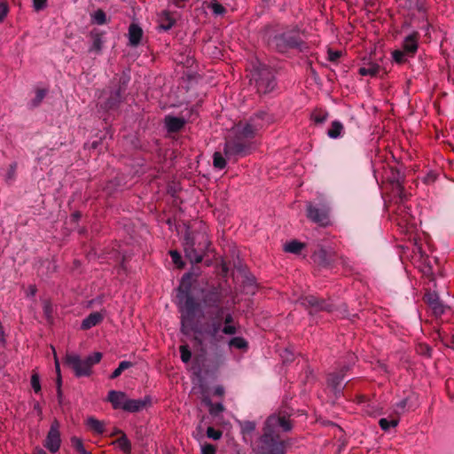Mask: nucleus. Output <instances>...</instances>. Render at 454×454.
<instances>
[{
  "label": "nucleus",
  "instance_id": "nucleus-1",
  "mask_svg": "<svg viewBox=\"0 0 454 454\" xmlns=\"http://www.w3.org/2000/svg\"><path fill=\"white\" fill-rule=\"evenodd\" d=\"M273 121V116L262 110L235 124L224 143L223 155L220 152L214 153V167L223 169L226 167V160L235 161L250 154L255 148L254 138Z\"/></svg>",
  "mask_w": 454,
  "mask_h": 454
},
{
  "label": "nucleus",
  "instance_id": "nucleus-47",
  "mask_svg": "<svg viewBox=\"0 0 454 454\" xmlns=\"http://www.w3.org/2000/svg\"><path fill=\"white\" fill-rule=\"evenodd\" d=\"M9 12L7 2L0 0V22H3Z\"/></svg>",
  "mask_w": 454,
  "mask_h": 454
},
{
  "label": "nucleus",
  "instance_id": "nucleus-8",
  "mask_svg": "<svg viewBox=\"0 0 454 454\" xmlns=\"http://www.w3.org/2000/svg\"><path fill=\"white\" fill-rule=\"evenodd\" d=\"M355 363V356L353 354L348 355V363L343 365L340 370L331 372L327 376V387L333 391L335 397H339L346 386L344 384L345 373L348 372L351 365Z\"/></svg>",
  "mask_w": 454,
  "mask_h": 454
},
{
  "label": "nucleus",
  "instance_id": "nucleus-26",
  "mask_svg": "<svg viewBox=\"0 0 454 454\" xmlns=\"http://www.w3.org/2000/svg\"><path fill=\"white\" fill-rule=\"evenodd\" d=\"M112 444L116 445L125 454H130L132 451L131 442L128 439L126 434H122V435L114 441Z\"/></svg>",
  "mask_w": 454,
  "mask_h": 454
},
{
  "label": "nucleus",
  "instance_id": "nucleus-21",
  "mask_svg": "<svg viewBox=\"0 0 454 454\" xmlns=\"http://www.w3.org/2000/svg\"><path fill=\"white\" fill-rule=\"evenodd\" d=\"M158 29L160 31H168L176 24V19L173 18L169 11L164 10L158 14Z\"/></svg>",
  "mask_w": 454,
  "mask_h": 454
},
{
  "label": "nucleus",
  "instance_id": "nucleus-10",
  "mask_svg": "<svg viewBox=\"0 0 454 454\" xmlns=\"http://www.w3.org/2000/svg\"><path fill=\"white\" fill-rule=\"evenodd\" d=\"M271 43L279 52H285L289 49L300 48L302 41L297 32L287 31L274 36Z\"/></svg>",
  "mask_w": 454,
  "mask_h": 454
},
{
  "label": "nucleus",
  "instance_id": "nucleus-62",
  "mask_svg": "<svg viewBox=\"0 0 454 454\" xmlns=\"http://www.w3.org/2000/svg\"><path fill=\"white\" fill-rule=\"evenodd\" d=\"M365 412L369 414L370 416H374L376 414V411L373 408H371L370 404H368L367 409L365 410Z\"/></svg>",
  "mask_w": 454,
  "mask_h": 454
},
{
  "label": "nucleus",
  "instance_id": "nucleus-43",
  "mask_svg": "<svg viewBox=\"0 0 454 454\" xmlns=\"http://www.w3.org/2000/svg\"><path fill=\"white\" fill-rule=\"evenodd\" d=\"M31 387L35 393L38 394L41 392L40 378L37 373H33L31 376Z\"/></svg>",
  "mask_w": 454,
  "mask_h": 454
},
{
  "label": "nucleus",
  "instance_id": "nucleus-49",
  "mask_svg": "<svg viewBox=\"0 0 454 454\" xmlns=\"http://www.w3.org/2000/svg\"><path fill=\"white\" fill-rule=\"evenodd\" d=\"M416 9L420 14L421 19H427V7L424 2L418 1L416 4Z\"/></svg>",
  "mask_w": 454,
  "mask_h": 454
},
{
  "label": "nucleus",
  "instance_id": "nucleus-60",
  "mask_svg": "<svg viewBox=\"0 0 454 454\" xmlns=\"http://www.w3.org/2000/svg\"><path fill=\"white\" fill-rule=\"evenodd\" d=\"M122 434H125L122 430L119 428H114V431L111 433L110 436H114L120 434V436L122 435Z\"/></svg>",
  "mask_w": 454,
  "mask_h": 454
},
{
  "label": "nucleus",
  "instance_id": "nucleus-41",
  "mask_svg": "<svg viewBox=\"0 0 454 454\" xmlns=\"http://www.w3.org/2000/svg\"><path fill=\"white\" fill-rule=\"evenodd\" d=\"M55 367H56V372H57V391H58V396L59 398L61 397L62 392H61V374H60V367L58 359H55Z\"/></svg>",
  "mask_w": 454,
  "mask_h": 454
},
{
  "label": "nucleus",
  "instance_id": "nucleus-4",
  "mask_svg": "<svg viewBox=\"0 0 454 454\" xmlns=\"http://www.w3.org/2000/svg\"><path fill=\"white\" fill-rule=\"evenodd\" d=\"M397 192L399 203L395 210V221L402 232L409 234L411 236L410 239L412 237L414 241V250L421 253V247L418 244L416 237L412 236L417 231V222L411 213V208L404 204V201L406 200V194L404 193L403 187L398 184Z\"/></svg>",
  "mask_w": 454,
  "mask_h": 454
},
{
  "label": "nucleus",
  "instance_id": "nucleus-7",
  "mask_svg": "<svg viewBox=\"0 0 454 454\" xmlns=\"http://www.w3.org/2000/svg\"><path fill=\"white\" fill-rule=\"evenodd\" d=\"M102 356L101 352H94L84 359H82L77 354H67L66 363L72 367L77 378L88 377L92 373V367L101 361Z\"/></svg>",
  "mask_w": 454,
  "mask_h": 454
},
{
  "label": "nucleus",
  "instance_id": "nucleus-35",
  "mask_svg": "<svg viewBox=\"0 0 454 454\" xmlns=\"http://www.w3.org/2000/svg\"><path fill=\"white\" fill-rule=\"evenodd\" d=\"M393 60L396 64H403L407 61L408 58L407 54L403 50H395L391 53Z\"/></svg>",
  "mask_w": 454,
  "mask_h": 454
},
{
  "label": "nucleus",
  "instance_id": "nucleus-58",
  "mask_svg": "<svg viewBox=\"0 0 454 454\" xmlns=\"http://www.w3.org/2000/svg\"><path fill=\"white\" fill-rule=\"evenodd\" d=\"M202 403H203L207 407H208V409H209V408L213 405V403H214L208 396H204V397H203V399H202Z\"/></svg>",
  "mask_w": 454,
  "mask_h": 454
},
{
  "label": "nucleus",
  "instance_id": "nucleus-19",
  "mask_svg": "<svg viewBox=\"0 0 454 454\" xmlns=\"http://www.w3.org/2000/svg\"><path fill=\"white\" fill-rule=\"evenodd\" d=\"M128 395L125 392L110 390L106 400L112 404L114 410H122L125 411V405L128 401Z\"/></svg>",
  "mask_w": 454,
  "mask_h": 454
},
{
  "label": "nucleus",
  "instance_id": "nucleus-55",
  "mask_svg": "<svg viewBox=\"0 0 454 454\" xmlns=\"http://www.w3.org/2000/svg\"><path fill=\"white\" fill-rule=\"evenodd\" d=\"M16 165L12 164L7 173V179H12L15 174Z\"/></svg>",
  "mask_w": 454,
  "mask_h": 454
},
{
  "label": "nucleus",
  "instance_id": "nucleus-16",
  "mask_svg": "<svg viewBox=\"0 0 454 454\" xmlns=\"http://www.w3.org/2000/svg\"><path fill=\"white\" fill-rule=\"evenodd\" d=\"M381 70L380 65L372 57H365L362 59V65L358 68V74L362 76L375 77Z\"/></svg>",
  "mask_w": 454,
  "mask_h": 454
},
{
  "label": "nucleus",
  "instance_id": "nucleus-50",
  "mask_svg": "<svg viewBox=\"0 0 454 454\" xmlns=\"http://www.w3.org/2000/svg\"><path fill=\"white\" fill-rule=\"evenodd\" d=\"M47 5V0H33V8L39 12L44 9Z\"/></svg>",
  "mask_w": 454,
  "mask_h": 454
},
{
  "label": "nucleus",
  "instance_id": "nucleus-22",
  "mask_svg": "<svg viewBox=\"0 0 454 454\" xmlns=\"http://www.w3.org/2000/svg\"><path fill=\"white\" fill-rule=\"evenodd\" d=\"M84 424L89 431L96 434H102L106 429L105 423L93 416L88 417Z\"/></svg>",
  "mask_w": 454,
  "mask_h": 454
},
{
  "label": "nucleus",
  "instance_id": "nucleus-29",
  "mask_svg": "<svg viewBox=\"0 0 454 454\" xmlns=\"http://www.w3.org/2000/svg\"><path fill=\"white\" fill-rule=\"evenodd\" d=\"M92 36V43L89 49V51L91 53L98 54L103 46V39L99 34H91Z\"/></svg>",
  "mask_w": 454,
  "mask_h": 454
},
{
  "label": "nucleus",
  "instance_id": "nucleus-14",
  "mask_svg": "<svg viewBox=\"0 0 454 454\" xmlns=\"http://www.w3.org/2000/svg\"><path fill=\"white\" fill-rule=\"evenodd\" d=\"M299 301L301 303L302 306L306 308H310L315 312L319 310L332 311L333 309V304L325 301L320 300L313 295L301 297V299H299Z\"/></svg>",
  "mask_w": 454,
  "mask_h": 454
},
{
  "label": "nucleus",
  "instance_id": "nucleus-56",
  "mask_svg": "<svg viewBox=\"0 0 454 454\" xmlns=\"http://www.w3.org/2000/svg\"><path fill=\"white\" fill-rule=\"evenodd\" d=\"M224 394V388L222 386H217L214 388V395L222 396Z\"/></svg>",
  "mask_w": 454,
  "mask_h": 454
},
{
  "label": "nucleus",
  "instance_id": "nucleus-33",
  "mask_svg": "<svg viewBox=\"0 0 454 454\" xmlns=\"http://www.w3.org/2000/svg\"><path fill=\"white\" fill-rule=\"evenodd\" d=\"M91 20L97 25H104L107 21L106 14L103 10L98 9L91 15Z\"/></svg>",
  "mask_w": 454,
  "mask_h": 454
},
{
  "label": "nucleus",
  "instance_id": "nucleus-38",
  "mask_svg": "<svg viewBox=\"0 0 454 454\" xmlns=\"http://www.w3.org/2000/svg\"><path fill=\"white\" fill-rule=\"evenodd\" d=\"M181 354V360L183 363L187 364L192 358V352L188 345H181L179 348Z\"/></svg>",
  "mask_w": 454,
  "mask_h": 454
},
{
  "label": "nucleus",
  "instance_id": "nucleus-45",
  "mask_svg": "<svg viewBox=\"0 0 454 454\" xmlns=\"http://www.w3.org/2000/svg\"><path fill=\"white\" fill-rule=\"evenodd\" d=\"M407 399L406 398H403L400 401H398L395 404V412L397 414V415H400L402 413L404 412L405 411V408L407 406Z\"/></svg>",
  "mask_w": 454,
  "mask_h": 454
},
{
  "label": "nucleus",
  "instance_id": "nucleus-64",
  "mask_svg": "<svg viewBox=\"0 0 454 454\" xmlns=\"http://www.w3.org/2000/svg\"><path fill=\"white\" fill-rule=\"evenodd\" d=\"M34 454H46V452L42 448L36 447Z\"/></svg>",
  "mask_w": 454,
  "mask_h": 454
},
{
  "label": "nucleus",
  "instance_id": "nucleus-44",
  "mask_svg": "<svg viewBox=\"0 0 454 454\" xmlns=\"http://www.w3.org/2000/svg\"><path fill=\"white\" fill-rule=\"evenodd\" d=\"M224 410V407L222 403H213V405L208 409L209 413L216 417L220 415Z\"/></svg>",
  "mask_w": 454,
  "mask_h": 454
},
{
  "label": "nucleus",
  "instance_id": "nucleus-48",
  "mask_svg": "<svg viewBox=\"0 0 454 454\" xmlns=\"http://www.w3.org/2000/svg\"><path fill=\"white\" fill-rule=\"evenodd\" d=\"M201 454H216V448L211 443H205L201 446Z\"/></svg>",
  "mask_w": 454,
  "mask_h": 454
},
{
  "label": "nucleus",
  "instance_id": "nucleus-20",
  "mask_svg": "<svg viewBox=\"0 0 454 454\" xmlns=\"http://www.w3.org/2000/svg\"><path fill=\"white\" fill-rule=\"evenodd\" d=\"M151 404V397L146 395L142 399H129L125 405V411L128 412H137L145 409L146 406Z\"/></svg>",
  "mask_w": 454,
  "mask_h": 454
},
{
  "label": "nucleus",
  "instance_id": "nucleus-25",
  "mask_svg": "<svg viewBox=\"0 0 454 454\" xmlns=\"http://www.w3.org/2000/svg\"><path fill=\"white\" fill-rule=\"evenodd\" d=\"M143 30L137 24H131L129 27V42L133 47L137 46L142 39Z\"/></svg>",
  "mask_w": 454,
  "mask_h": 454
},
{
  "label": "nucleus",
  "instance_id": "nucleus-28",
  "mask_svg": "<svg viewBox=\"0 0 454 454\" xmlns=\"http://www.w3.org/2000/svg\"><path fill=\"white\" fill-rule=\"evenodd\" d=\"M343 132V125L339 121H334L332 122L330 129L327 131V135L329 137L336 139L342 136Z\"/></svg>",
  "mask_w": 454,
  "mask_h": 454
},
{
  "label": "nucleus",
  "instance_id": "nucleus-12",
  "mask_svg": "<svg viewBox=\"0 0 454 454\" xmlns=\"http://www.w3.org/2000/svg\"><path fill=\"white\" fill-rule=\"evenodd\" d=\"M201 302L205 308L215 309L216 311H219V309H223V307L220 306L222 302V293L219 288L212 287L203 290Z\"/></svg>",
  "mask_w": 454,
  "mask_h": 454
},
{
  "label": "nucleus",
  "instance_id": "nucleus-61",
  "mask_svg": "<svg viewBox=\"0 0 454 454\" xmlns=\"http://www.w3.org/2000/svg\"><path fill=\"white\" fill-rule=\"evenodd\" d=\"M356 402L359 404H363L366 403V397L364 395H357L356 396Z\"/></svg>",
  "mask_w": 454,
  "mask_h": 454
},
{
  "label": "nucleus",
  "instance_id": "nucleus-5",
  "mask_svg": "<svg viewBox=\"0 0 454 454\" xmlns=\"http://www.w3.org/2000/svg\"><path fill=\"white\" fill-rule=\"evenodd\" d=\"M210 246L207 236L203 232L185 231L183 247L186 258L192 263H199L203 260L206 251Z\"/></svg>",
  "mask_w": 454,
  "mask_h": 454
},
{
  "label": "nucleus",
  "instance_id": "nucleus-24",
  "mask_svg": "<svg viewBox=\"0 0 454 454\" xmlns=\"http://www.w3.org/2000/svg\"><path fill=\"white\" fill-rule=\"evenodd\" d=\"M185 124L183 118L168 115L165 117V126L168 132H177Z\"/></svg>",
  "mask_w": 454,
  "mask_h": 454
},
{
  "label": "nucleus",
  "instance_id": "nucleus-31",
  "mask_svg": "<svg viewBox=\"0 0 454 454\" xmlns=\"http://www.w3.org/2000/svg\"><path fill=\"white\" fill-rule=\"evenodd\" d=\"M70 441H71V444H72L73 448L79 454H91L90 451L85 450L83 442L81 438H79L77 436H72Z\"/></svg>",
  "mask_w": 454,
  "mask_h": 454
},
{
  "label": "nucleus",
  "instance_id": "nucleus-6",
  "mask_svg": "<svg viewBox=\"0 0 454 454\" xmlns=\"http://www.w3.org/2000/svg\"><path fill=\"white\" fill-rule=\"evenodd\" d=\"M233 316L231 313L224 314V309H219L213 317L211 322L206 324L203 327V333L214 340H218L220 332L226 335H234L238 329L233 325Z\"/></svg>",
  "mask_w": 454,
  "mask_h": 454
},
{
  "label": "nucleus",
  "instance_id": "nucleus-34",
  "mask_svg": "<svg viewBox=\"0 0 454 454\" xmlns=\"http://www.w3.org/2000/svg\"><path fill=\"white\" fill-rule=\"evenodd\" d=\"M131 366H132V363L131 362L121 361L119 364V366L110 375V379L111 380H114V379L118 378L122 373L123 371L130 368Z\"/></svg>",
  "mask_w": 454,
  "mask_h": 454
},
{
  "label": "nucleus",
  "instance_id": "nucleus-40",
  "mask_svg": "<svg viewBox=\"0 0 454 454\" xmlns=\"http://www.w3.org/2000/svg\"><path fill=\"white\" fill-rule=\"evenodd\" d=\"M256 425L254 421H244L241 424V431L244 434H250L255 430Z\"/></svg>",
  "mask_w": 454,
  "mask_h": 454
},
{
  "label": "nucleus",
  "instance_id": "nucleus-42",
  "mask_svg": "<svg viewBox=\"0 0 454 454\" xmlns=\"http://www.w3.org/2000/svg\"><path fill=\"white\" fill-rule=\"evenodd\" d=\"M170 257L174 262L178 268H182L184 266L182 256L179 252L176 250H171L169 252Z\"/></svg>",
  "mask_w": 454,
  "mask_h": 454
},
{
  "label": "nucleus",
  "instance_id": "nucleus-13",
  "mask_svg": "<svg viewBox=\"0 0 454 454\" xmlns=\"http://www.w3.org/2000/svg\"><path fill=\"white\" fill-rule=\"evenodd\" d=\"M59 426L57 421L51 425L50 430L44 441V447L51 453L59 451L61 445Z\"/></svg>",
  "mask_w": 454,
  "mask_h": 454
},
{
  "label": "nucleus",
  "instance_id": "nucleus-37",
  "mask_svg": "<svg viewBox=\"0 0 454 454\" xmlns=\"http://www.w3.org/2000/svg\"><path fill=\"white\" fill-rule=\"evenodd\" d=\"M47 90L44 89H37L35 90V96L31 101V106L35 107L40 105L44 97L46 96Z\"/></svg>",
  "mask_w": 454,
  "mask_h": 454
},
{
  "label": "nucleus",
  "instance_id": "nucleus-46",
  "mask_svg": "<svg viewBox=\"0 0 454 454\" xmlns=\"http://www.w3.org/2000/svg\"><path fill=\"white\" fill-rule=\"evenodd\" d=\"M222 432L220 430H215L212 427H208L207 429V436L213 440H219L222 437Z\"/></svg>",
  "mask_w": 454,
  "mask_h": 454
},
{
  "label": "nucleus",
  "instance_id": "nucleus-57",
  "mask_svg": "<svg viewBox=\"0 0 454 454\" xmlns=\"http://www.w3.org/2000/svg\"><path fill=\"white\" fill-rule=\"evenodd\" d=\"M185 0H169V2L175 5L176 8H182L184 7L183 2Z\"/></svg>",
  "mask_w": 454,
  "mask_h": 454
},
{
  "label": "nucleus",
  "instance_id": "nucleus-9",
  "mask_svg": "<svg viewBox=\"0 0 454 454\" xmlns=\"http://www.w3.org/2000/svg\"><path fill=\"white\" fill-rule=\"evenodd\" d=\"M253 79L259 93H270L277 85L273 71L266 67L258 68L253 74Z\"/></svg>",
  "mask_w": 454,
  "mask_h": 454
},
{
  "label": "nucleus",
  "instance_id": "nucleus-54",
  "mask_svg": "<svg viewBox=\"0 0 454 454\" xmlns=\"http://www.w3.org/2000/svg\"><path fill=\"white\" fill-rule=\"evenodd\" d=\"M36 291H37V289H36L35 286L30 285L27 290V295L33 297L35 295Z\"/></svg>",
  "mask_w": 454,
  "mask_h": 454
},
{
  "label": "nucleus",
  "instance_id": "nucleus-2",
  "mask_svg": "<svg viewBox=\"0 0 454 454\" xmlns=\"http://www.w3.org/2000/svg\"><path fill=\"white\" fill-rule=\"evenodd\" d=\"M293 425L289 419L280 414H271L264 423L262 434L257 442V454H286L289 442L280 433L289 432Z\"/></svg>",
  "mask_w": 454,
  "mask_h": 454
},
{
  "label": "nucleus",
  "instance_id": "nucleus-18",
  "mask_svg": "<svg viewBox=\"0 0 454 454\" xmlns=\"http://www.w3.org/2000/svg\"><path fill=\"white\" fill-rule=\"evenodd\" d=\"M121 90L120 87L116 88L115 90L110 91V94L106 101L100 104V108L106 112L116 110L121 102Z\"/></svg>",
  "mask_w": 454,
  "mask_h": 454
},
{
  "label": "nucleus",
  "instance_id": "nucleus-39",
  "mask_svg": "<svg viewBox=\"0 0 454 454\" xmlns=\"http://www.w3.org/2000/svg\"><path fill=\"white\" fill-rule=\"evenodd\" d=\"M208 7L215 16L223 15L226 12L225 7L217 2L211 3Z\"/></svg>",
  "mask_w": 454,
  "mask_h": 454
},
{
  "label": "nucleus",
  "instance_id": "nucleus-11",
  "mask_svg": "<svg viewBox=\"0 0 454 454\" xmlns=\"http://www.w3.org/2000/svg\"><path fill=\"white\" fill-rule=\"evenodd\" d=\"M330 207L326 203L320 205H314L311 202L307 204V216L312 222L321 225L326 226L330 223Z\"/></svg>",
  "mask_w": 454,
  "mask_h": 454
},
{
  "label": "nucleus",
  "instance_id": "nucleus-36",
  "mask_svg": "<svg viewBox=\"0 0 454 454\" xmlns=\"http://www.w3.org/2000/svg\"><path fill=\"white\" fill-rule=\"evenodd\" d=\"M399 420L396 419H387L382 418L380 419L379 424L382 430L387 431L391 427H395L398 425Z\"/></svg>",
  "mask_w": 454,
  "mask_h": 454
},
{
  "label": "nucleus",
  "instance_id": "nucleus-23",
  "mask_svg": "<svg viewBox=\"0 0 454 454\" xmlns=\"http://www.w3.org/2000/svg\"><path fill=\"white\" fill-rule=\"evenodd\" d=\"M104 319L103 314L100 312H92L88 317H86L82 324H81V329L82 330H89L96 325H98L99 323H101Z\"/></svg>",
  "mask_w": 454,
  "mask_h": 454
},
{
  "label": "nucleus",
  "instance_id": "nucleus-27",
  "mask_svg": "<svg viewBox=\"0 0 454 454\" xmlns=\"http://www.w3.org/2000/svg\"><path fill=\"white\" fill-rule=\"evenodd\" d=\"M305 247V243L294 239L285 244L284 251L294 254H300Z\"/></svg>",
  "mask_w": 454,
  "mask_h": 454
},
{
  "label": "nucleus",
  "instance_id": "nucleus-53",
  "mask_svg": "<svg viewBox=\"0 0 454 454\" xmlns=\"http://www.w3.org/2000/svg\"><path fill=\"white\" fill-rule=\"evenodd\" d=\"M424 22V24L420 27V29L425 31L426 35L429 33V30H430V27H431V25L430 23L428 22L427 20V19H421Z\"/></svg>",
  "mask_w": 454,
  "mask_h": 454
},
{
  "label": "nucleus",
  "instance_id": "nucleus-30",
  "mask_svg": "<svg viewBox=\"0 0 454 454\" xmlns=\"http://www.w3.org/2000/svg\"><path fill=\"white\" fill-rule=\"evenodd\" d=\"M228 345L230 348L237 349L246 350L248 348V342L243 337H233L231 338Z\"/></svg>",
  "mask_w": 454,
  "mask_h": 454
},
{
  "label": "nucleus",
  "instance_id": "nucleus-17",
  "mask_svg": "<svg viewBox=\"0 0 454 454\" xmlns=\"http://www.w3.org/2000/svg\"><path fill=\"white\" fill-rule=\"evenodd\" d=\"M424 300L434 316L441 317L445 312L446 306L435 292H427Z\"/></svg>",
  "mask_w": 454,
  "mask_h": 454
},
{
  "label": "nucleus",
  "instance_id": "nucleus-52",
  "mask_svg": "<svg viewBox=\"0 0 454 454\" xmlns=\"http://www.w3.org/2000/svg\"><path fill=\"white\" fill-rule=\"evenodd\" d=\"M325 252L324 250H320L319 253H314L312 254L313 259L316 261L317 257L320 259V262H325Z\"/></svg>",
  "mask_w": 454,
  "mask_h": 454
},
{
  "label": "nucleus",
  "instance_id": "nucleus-59",
  "mask_svg": "<svg viewBox=\"0 0 454 454\" xmlns=\"http://www.w3.org/2000/svg\"><path fill=\"white\" fill-rule=\"evenodd\" d=\"M43 311H44V314L47 316V317H50V314H51V306L49 303H45L44 306H43Z\"/></svg>",
  "mask_w": 454,
  "mask_h": 454
},
{
  "label": "nucleus",
  "instance_id": "nucleus-32",
  "mask_svg": "<svg viewBox=\"0 0 454 454\" xmlns=\"http://www.w3.org/2000/svg\"><path fill=\"white\" fill-rule=\"evenodd\" d=\"M328 118V113L324 110H315L311 114V120L317 123L321 124L324 123Z\"/></svg>",
  "mask_w": 454,
  "mask_h": 454
},
{
  "label": "nucleus",
  "instance_id": "nucleus-15",
  "mask_svg": "<svg viewBox=\"0 0 454 454\" xmlns=\"http://www.w3.org/2000/svg\"><path fill=\"white\" fill-rule=\"evenodd\" d=\"M419 38L418 31H413L403 38L401 46L407 57L413 58L416 55L419 49Z\"/></svg>",
  "mask_w": 454,
  "mask_h": 454
},
{
  "label": "nucleus",
  "instance_id": "nucleus-63",
  "mask_svg": "<svg viewBox=\"0 0 454 454\" xmlns=\"http://www.w3.org/2000/svg\"><path fill=\"white\" fill-rule=\"evenodd\" d=\"M71 217H72V220L75 222L81 217V215L79 212H75V213L72 214Z\"/></svg>",
  "mask_w": 454,
  "mask_h": 454
},
{
  "label": "nucleus",
  "instance_id": "nucleus-3",
  "mask_svg": "<svg viewBox=\"0 0 454 454\" xmlns=\"http://www.w3.org/2000/svg\"><path fill=\"white\" fill-rule=\"evenodd\" d=\"M192 278L191 273H185L180 281L177 289L176 299L181 312V329L185 332L194 320L195 315L199 309V304L192 294Z\"/></svg>",
  "mask_w": 454,
  "mask_h": 454
},
{
  "label": "nucleus",
  "instance_id": "nucleus-51",
  "mask_svg": "<svg viewBox=\"0 0 454 454\" xmlns=\"http://www.w3.org/2000/svg\"><path fill=\"white\" fill-rule=\"evenodd\" d=\"M341 53L340 51H333V50H329L328 51V59L330 61H336L340 59Z\"/></svg>",
  "mask_w": 454,
  "mask_h": 454
}]
</instances>
